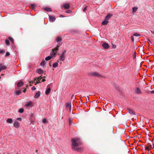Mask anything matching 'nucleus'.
<instances>
[{"mask_svg":"<svg viewBox=\"0 0 154 154\" xmlns=\"http://www.w3.org/2000/svg\"><path fill=\"white\" fill-rule=\"evenodd\" d=\"M7 69V66H5L2 65L1 64L0 65V70L1 71H2L3 70L6 69Z\"/></svg>","mask_w":154,"mask_h":154,"instance_id":"14","label":"nucleus"},{"mask_svg":"<svg viewBox=\"0 0 154 154\" xmlns=\"http://www.w3.org/2000/svg\"><path fill=\"white\" fill-rule=\"evenodd\" d=\"M133 9V12L134 13V12L135 11V7H133L132 8Z\"/></svg>","mask_w":154,"mask_h":154,"instance_id":"51","label":"nucleus"},{"mask_svg":"<svg viewBox=\"0 0 154 154\" xmlns=\"http://www.w3.org/2000/svg\"><path fill=\"white\" fill-rule=\"evenodd\" d=\"M151 32H152V33L154 35V31H151Z\"/></svg>","mask_w":154,"mask_h":154,"instance_id":"60","label":"nucleus"},{"mask_svg":"<svg viewBox=\"0 0 154 154\" xmlns=\"http://www.w3.org/2000/svg\"><path fill=\"white\" fill-rule=\"evenodd\" d=\"M32 105V103L31 101L28 102L26 104V106L27 107L31 106Z\"/></svg>","mask_w":154,"mask_h":154,"instance_id":"21","label":"nucleus"},{"mask_svg":"<svg viewBox=\"0 0 154 154\" xmlns=\"http://www.w3.org/2000/svg\"><path fill=\"white\" fill-rule=\"evenodd\" d=\"M150 93L151 94H154V90L150 91Z\"/></svg>","mask_w":154,"mask_h":154,"instance_id":"52","label":"nucleus"},{"mask_svg":"<svg viewBox=\"0 0 154 154\" xmlns=\"http://www.w3.org/2000/svg\"><path fill=\"white\" fill-rule=\"evenodd\" d=\"M23 111H24L23 109V108H21L19 110V112L22 113L23 112Z\"/></svg>","mask_w":154,"mask_h":154,"instance_id":"34","label":"nucleus"},{"mask_svg":"<svg viewBox=\"0 0 154 154\" xmlns=\"http://www.w3.org/2000/svg\"><path fill=\"white\" fill-rule=\"evenodd\" d=\"M109 22L108 20L104 19L102 22L101 25H107Z\"/></svg>","mask_w":154,"mask_h":154,"instance_id":"12","label":"nucleus"},{"mask_svg":"<svg viewBox=\"0 0 154 154\" xmlns=\"http://www.w3.org/2000/svg\"><path fill=\"white\" fill-rule=\"evenodd\" d=\"M127 110L128 112L131 114L134 115V112L133 110L129 109H128Z\"/></svg>","mask_w":154,"mask_h":154,"instance_id":"22","label":"nucleus"},{"mask_svg":"<svg viewBox=\"0 0 154 154\" xmlns=\"http://www.w3.org/2000/svg\"><path fill=\"white\" fill-rule=\"evenodd\" d=\"M143 146H144V148L145 149V150H147L148 151L151 150L152 148V145H148V146H146V145H142Z\"/></svg>","mask_w":154,"mask_h":154,"instance_id":"6","label":"nucleus"},{"mask_svg":"<svg viewBox=\"0 0 154 154\" xmlns=\"http://www.w3.org/2000/svg\"><path fill=\"white\" fill-rule=\"evenodd\" d=\"M102 46L105 49H108L109 47L108 44L106 43L103 44H102Z\"/></svg>","mask_w":154,"mask_h":154,"instance_id":"10","label":"nucleus"},{"mask_svg":"<svg viewBox=\"0 0 154 154\" xmlns=\"http://www.w3.org/2000/svg\"><path fill=\"white\" fill-rule=\"evenodd\" d=\"M60 17H65V16H63L62 15H60V16H59Z\"/></svg>","mask_w":154,"mask_h":154,"instance_id":"53","label":"nucleus"},{"mask_svg":"<svg viewBox=\"0 0 154 154\" xmlns=\"http://www.w3.org/2000/svg\"><path fill=\"white\" fill-rule=\"evenodd\" d=\"M72 144H79L82 143L81 141L78 138L72 139Z\"/></svg>","mask_w":154,"mask_h":154,"instance_id":"2","label":"nucleus"},{"mask_svg":"<svg viewBox=\"0 0 154 154\" xmlns=\"http://www.w3.org/2000/svg\"><path fill=\"white\" fill-rule=\"evenodd\" d=\"M142 92L141 90L139 88H137L135 89V94H142Z\"/></svg>","mask_w":154,"mask_h":154,"instance_id":"5","label":"nucleus"},{"mask_svg":"<svg viewBox=\"0 0 154 154\" xmlns=\"http://www.w3.org/2000/svg\"><path fill=\"white\" fill-rule=\"evenodd\" d=\"M66 52V51L65 50L63 52L62 54V55H63L65 56V53Z\"/></svg>","mask_w":154,"mask_h":154,"instance_id":"48","label":"nucleus"},{"mask_svg":"<svg viewBox=\"0 0 154 154\" xmlns=\"http://www.w3.org/2000/svg\"><path fill=\"white\" fill-rule=\"evenodd\" d=\"M31 7L32 9H33L35 8V5L34 4H32L31 5Z\"/></svg>","mask_w":154,"mask_h":154,"instance_id":"42","label":"nucleus"},{"mask_svg":"<svg viewBox=\"0 0 154 154\" xmlns=\"http://www.w3.org/2000/svg\"><path fill=\"white\" fill-rule=\"evenodd\" d=\"M87 6H85L84 8V9H83V11H86L87 10Z\"/></svg>","mask_w":154,"mask_h":154,"instance_id":"38","label":"nucleus"},{"mask_svg":"<svg viewBox=\"0 0 154 154\" xmlns=\"http://www.w3.org/2000/svg\"><path fill=\"white\" fill-rule=\"evenodd\" d=\"M65 56L63 55H61L60 57V61H63L65 59Z\"/></svg>","mask_w":154,"mask_h":154,"instance_id":"19","label":"nucleus"},{"mask_svg":"<svg viewBox=\"0 0 154 154\" xmlns=\"http://www.w3.org/2000/svg\"><path fill=\"white\" fill-rule=\"evenodd\" d=\"M150 87L149 86H147L144 88V90L145 91V92L147 93L150 94V91L149 90V89Z\"/></svg>","mask_w":154,"mask_h":154,"instance_id":"11","label":"nucleus"},{"mask_svg":"<svg viewBox=\"0 0 154 154\" xmlns=\"http://www.w3.org/2000/svg\"><path fill=\"white\" fill-rule=\"evenodd\" d=\"M139 142H141L139 140V141H138V143H139Z\"/></svg>","mask_w":154,"mask_h":154,"instance_id":"64","label":"nucleus"},{"mask_svg":"<svg viewBox=\"0 0 154 154\" xmlns=\"http://www.w3.org/2000/svg\"><path fill=\"white\" fill-rule=\"evenodd\" d=\"M22 92V90H17L14 92V93L17 95H18L20 94Z\"/></svg>","mask_w":154,"mask_h":154,"instance_id":"17","label":"nucleus"},{"mask_svg":"<svg viewBox=\"0 0 154 154\" xmlns=\"http://www.w3.org/2000/svg\"><path fill=\"white\" fill-rule=\"evenodd\" d=\"M5 52V50H0V54H4Z\"/></svg>","mask_w":154,"mask_h":154,"instance_id":"36","label":"nucleus"},{"mask_svg":"<svg viewBox=\"0 0 154 154\" xmlns=\"http://www.w3.org/2000/svg\"><path fill=\"white\" fill-rule=\"evenodd\" d=\"M45 80L44 79H42V82H45Z\"/></svg>","mask_w":154,"mask_h":154,"instance_id":"58","label":"nucleus"},{"mask_svg":"<svg viewBox=\"0 0 154 154\" xmlns=\"http://www.w3.org/2000/svg\"><path fill=\"white\" fill-rule=\"evenodd\" d=\"M17 120L21 121L22 120V119L21 118H18L17 119Z\"/></svg>","mask_w":154,"mask_h":154,"instance_id":"46","label":"nucleus"},{"mask_svg":"<svg viewBox=\"0 0 154 154\" xmlns=\"http://www.w3.org/2000/svg\"><path fill=\"white\" fill-rule=\"evenodd\" d=\"M40 94H41L40 92L39 91H38L37 93H36L35 94V95L34 96V97L35 98H38L40 96Z\"/></svg>","mask_w":154,"mask_h":154,"instance_id":"16","label":"nucleus"},{"mask_svg":"<svg viewBox=\"0 0 154 154\" xmlns=\"http://www.w3.org/2000/svg\"><path fill=\"white\" fill-rule=\"evenodd\" d=\"M136 141V140H135V141ZM137 141H138V140H137V142H135V144H138V143H137Z\"/></svg>","mask_w":154,"mask_h":154,"instance_id":"61","label":"nucleus"},{"mask_svg":"<svg viewBox=\"0 0 154 154\" xmlns=\"http://www.w3.org/2000/svg\"><path fill=\"white\" fill-rule=\"evenodd\" d=\"M51 59V57L50 56H48L47 57H46L45 58V60H46L48 61V60H50Z\"/></svg>","mask_w":154,"mask_h":154,"instance_id":"33","label":"nucleus"},{"mask_svg":"<svg viewBox=\"0 0 154 154\" xmlns=\"http://www.w3.org/2000/svg\"><path fill=\"white\" fill-rule=\"evenodd\" d=\"M26 88H25L24 90H23V92H26Z\"/></svg>","mask_w":154,"mask_h":154,"instance_id":"56","label":"nucleus"},{"mask_svg":"<svg viewBox=\"0 0 154 154\" xmlns=\"http://www.w3.org/2000/svg\"><path fill=\"white\" fill-rule=\"evenodd\" d=\"M5 41L7 45H9V41L8 39H5Z\"/></svg>","mask_w":154,"mask_h":154,"instance_id":"35","label":"nucleus"},{"mask_svg":"<svg viewBox=\"0 0 154 154\" xmlns=\"http://www.w3.org/2000/svg\"><path fill=\"white\" fill-rule=\"evenodd\" d=\"M23 82L22 81H20V82H18L17 84V86L18 87H20L22 86L23 85Z\"/></svg>","mask_w":154,"mask_h":154,"instance_id":"18","label":"nucleus"},{"mask_svg":"<svg viewBox=\"0 0 154 154\" xmlns=\"http://www.w3.org/2000/svg\"><path fill=\"white\" fill-rule=\"evenodd\" d=\"M7 122L9 123H11L13 122V120L12 119L9 118L7 119Z\"/></svg>","mask_w":154,"mask_h":154,"instance_id":"27","label":"nucleus"},{"mask_svg":"<svg viewBox=\"0 0 154 154\" xmlns=\"http://www.w3.org/2000/svg\"><path fill=\"white\" fill-rule=\"evenodd\" d=\"M111 16H112V15L110 14H107L105 17V19H106V20H108L110 18Z\"/></svg>","mask_w":154,"mask_h":154,"instance_id":"20","label":"nucleus"},{"mask_svg":"<svg viewBox=\"0 0 154 154\" xmlns=\"http://www.w3.org/2000/svg\"><path fill=\"white\" fill-rule=\"evenodd\" d=\"M71 147L73 150L79 152H82L83 149V148L81 147L80 145H72Z\"/></svg>","mask_w":154,"mask_h":154,"instance_id":"1","label":"nucleus"},{"mask_svg":"<svg viewBox=\"0 0 154 154\" xmlns=\"http://www.w3.org/2000/svg\"><path fill=\"white\" fill-rule=\"evenodd\" d=\"M55 40L57 42L60 43L62 41V38L61 37L58 36L55 39Z\"/></svg>","mask_w":154,"mask_h":154,"instance_id":"13","label":"nucleus"},{"mask_svg":"<svg viewBox=\"0 0 154 154\" xmlns=\"http://www.w3.org/2000/svg\"><path fill=\"white\" fill-rule=\"evenodd\" d=\"M58 63L57 62H56L53 64V67L54 68H55L58 66Z\"/></svg>","mask_w":154,"mask_h":154,"instance_id":"31","label":"nucleus"},{"mask_svg":"<svg viewBox=\"0 0 154 154\" xmlns=\"http://www.w3.org/2000/svg\"><path fill=\"white\" fill-rule=\"evenodd\" d=\"M71 99L72 100H74V99L75 98V97H74V94H73L72 95V96L71 97Z\"/></svg>","mask_w":154,"mask_h":154,"instance_id":"39","label":"nucleus"},{"mask_svg":"<svg viewBox=\"0 0 154 154\" xmlns=\"http://www.w3.org/2000/svg\"><path fill=\"white\" fill-rule=\"evenodd\" d=\"M137 9V8L135 7V12L136 11Z\"/></svg>","mask_w":154,"mask_h":154,"instance_id":"62","label":"nucleus"},{"mask_svg":"<svg viewBox=\"0 0 154 154\" xmlns=\"http://www.w3.org/2000/svg\"><path fill=\"white\" fill-rule=\"evenodd\" d=\"M10 53L9 52H7L5 56H8L10 55Z\"/></svg>","mask_w":154,"mask_h":154,"instance_id":"37","label":"nucleus"},{"mask_svg":"<svg viewBox=\"0 0 154 154\" xmlns=\"http://www.w3.org/2000/svg\"><path fill=\"white\" fill-rule=\"evenodd\" d=\"M141 66V65L140 64H139V63H136L135 64V69H136V70H137L138 72L137 73H136L137 75H140V73L139 72H138L139 70H140V67Z\"/></svg>","mask_w":154,"mask_h":154,"instance_id":"4","label":"nucleus"},{"mask_svg":"<svg viewBox=\"0 0 154 154\" xmlns=\"http://www.w3.org/2000/svg\"><path fill=\"white\" fill-rule=\"evenodd\" d=\"M8 39L11 41V42L12 43V44H14V40L12 38L9 37H8Z\"/></svg>","mask_w":154,"mask_h":154,"instance_id":"32","label":"nucleus"},{"mask_svg":"<svg viewBox=\"0 0 154 154\" xmlns=\"http://www.w3.org/2000/svg\"><path fill=\"white\" fill-rule=\"evenodd\" d=\"M121 141L122 142V144H124L125 143V141H122V140Z\"/></svg>","mask_w":154,"mask_h":154,"instance_id":"55","label":"nucleus"},{"mask_svg":"<svg viewBox=\"0 0 154 154\" xmlns=\"http://www.w3.org/2000/svg\"><path fill=\"white\" fill-rule=\"evenodd\" d=\"M50 21L52 22H54L56 20V18L54 16L49 15V16Z\"/></svg>","mask_w":154,"mask_h":154,"instance_id":"9","label":"nucleus"},{"mask_svg":"<svg viewBox=\"0 0 154 154\" xmlns=\"http://www.w3.org/2000/svg\"><path fill=\"white\" fill-rule=\"evenodd\" d=\"M71 106H70L69 107V110H70V111H69V112H71Z\"/></svg>","mask_w":154,"mask_h":154,"instance_id":"54","label":"nucleus"},{"mask_svg":"<svg viewBox=\"0 0 154 154\" xmlns=\"http://www.w3.org/2000/svg\"><path fill=\"white\" fill-rule=\"evenodd\" d=\"M63 7L65 9H68L70 7V4L68 3H65L63 4Z\"/></svg>","mask_w":154,"mask_h":154,"instance_id":"15","label":"nucleus"},{"mask_svg":"<svg viewBox=\"0 0 154 154\" xmlns=\"http://www.w3.org/2000/svg\"><path fill=\"white\" fill-rule=\"evenodd\" d=\"M140 35L138 34L135 33V37H136V38H135V39H136L137 40H138V38L140 37Z\"/></svg>","mask_w":154,"mask_h":154,"instance_id":"28","label":"nucleus"},{"mask_svg":"<svg viewBox=\"0 0 154 154\" xmlns=\"http://www.w3.org/2000/svg\"><path fill=\"white\" fill-rule=\"evenodd\" d=\"M44 10L50 12L51 11V9L48 7L45 8H44Z\"/></svg>","mask_w":154,"mask_h":154,"instance_id":"26","label":"nucleus"},{"mask_svg":"<svg viewBox=\"0 0 154 154\" xmlns=\"http://www.w3.org/2000/svg\"><path fill=\"white\" fill-rule=\"evenodd\" d=\"M61 45V44L59 45H57L56 47H55L54 49H52V52L51 54L52 56L56 54L57 52V51L58 50V48Z\"/></svg>","mask_w":154,"mask_h":154,"instance_id":"3","label":"nucleus"},{"mask_svg":"<svg viewBox=\"0 0 154 154\" xmlns=\"http://www.w3.org/2000/svg\"><path fill=\"white\" fill-rule=\"evenodd\" d=\"M136 133L135 132V138H137L138 139H139L140 137V136L138 134V136H137V135H136Z\"/></svg>","mask_w":154,"mask_h":154,"instance_id":"41","label":"nucleus"},{"mask_svg":"<svg viewBox=\"0 0 154 154\" xmlns=\"http://www.w3.org/2000/svg\"><path fill=\"white\" fill-rule=\"evenodd\" d=\"M90 75L94 76H97L99 77L100 76V75L97 72H94L90 73Z\"/></svg>","mask_w":154,"mask_h":154,"instance_id":"7","label":"nucleus"},{"mask_svg":"<svg viewBox=\"0 0 154 154\" xmlns=\"http://www.w3.org/2000/svg\"><path fill=\"white\" fill-rule=\"evenodd\" d=\"M37 72L40 74L43 73V71L41 69H38L37 70Z\"/></svg>","mask_w":154,"mask_h":154,"instance_id":"23","label":"nucleus"},{"mask_svg":"<svg viewBox=\"0 0 154 154\" xmlns=\"http://www.w3.org/2000/svg\"><path fill=\"white\" fill-rule=\"evenodd\" d=\"M51 88L50 87H49L47 90L46 91L45 93L46 94H48L50 93L51 91Z\"/></svg>","mask_w":154,"mask_h":154,"instance_id":"25","label":"nucleus"},{"mask_svg":"<svg viewBox=\"0 0 154 154\" xmlns=\"http://www.w3.org/2000/svg\"><path fill=\"white\" fill-rule=\"evenodd\" d=\"M134 118H133L132 119V120L133 121H134Z\"/></svg>","mask_w":154,"mask_h":154,"instance_id":"63","label":"nucleus"},{"mask_svg":"<svg viewBox=\"0 0 154 154\" xmlns=\"http://www.w3.org/2000/svg\"><path fill=\"white\" fill-rule=\"evenodd\" d=\"M131 38L132 40V42H134V38L133 36H131Z\"/></svg>","mask_w":154,"mask_h":154,"instance_id":"49","label":"nucleus"},{"mask_svg":"<svg viewBox=\"0 0 154 154\" xmlns=\"http://www.w3.org/2000/svg\"><path fill=\"white\" fill-rule=\"evenodd\" d=\"M71 106V105L69 103H66V109H69L70 106Z\"/></svg>","mask_w":154,"mask_h":154,"instance_id":"30","label":"nucleus"},{"mask_svg":"<svg viewBox=\"0 0 154 154\" xmlns=\"http://www.w3.org/2000/svg\"><path fill=\"white\" fill-rule=\"evenodd\" d=\"M32 90H35L36 89V88L34 86H33L32 88Z\"/></svg>","mask_w":154,"mask_h":154,"instance_id":"47","label":"nucleus"},{"mask_svg":"<svg viewBox=\"0 0 154 154\" xmlns=\"http://www.w3.org/2000/svg\"><path fill=\"white\" fill-rule=\"evenodd\" d=\"M46 119H44L43 120L42 122L43 123H45L46 122Z\"/></svg>","mask_w":154,"mask_h":154,"instance_id":"40","label":"nucleus"},{"mask_svg":"<svg viewBox=\"0 0 154 154\" xmlns=\"http://www.w3.org/2000/svg\"><path fill=\"white\" fill-rule=\"evenodd\" d=\"M72 123V120H71L70 119L69 120V125H70Z\"/></svg>","mask_w":154,"mask_h":154,"instance_id":"45","label":"nucleus"},{"mask_svg":"<svg viewBox=\"0 0 154 154\" xmlns=\"http://www.w3.org/2000/svg\"><path fill=\"white\" fill-rule=\"evenodd\" d=\"M71 10H69L66 11V12L67 13H70L71 12Z\"/></svg>","mask_w":154,"mask_h":154,"instance_id":"44","label":"nucleus"},{"mask_svg":"<svg viewBox=\"0 0 154 154\" xmlns=\"http://www.w3.org/2000/svg\"><path fill=\"white\" fill-rule=\"evenodd\" d=\"M36 79H39V80H41L42 79V77L40 76H39V77H37Z\"/></svg>","mask_w":154,"mask_h":154,"instance_id":"43","label":"nucleus"},{"mask_svg":"<svg viewBox=\"0 0 154 154\" xmlns=\"http://www.w3.org/2000/svg\"><path fill=\"white\" fill-rule=\"evenodd\" d=\"M14 125L15 128H17L19 126L20 124L17 121H15L14 122Z\"/></svg>","mask_w":154,"mask_h":154,"instance_id":"8","label":"nucleus"},{"mask_svg":"<svg viewBox=\"0 0 154 154\" xmlns=\"http://www.w3.org/2000/svg\"><path fill=\"white\" fill-rule=\"evenodd\" d=\"M116 89H117V90H118V91H120V88H119V86H117L116 87Z\"/></svg>","mask_w":154,"mask_h":154,"instance_id":"50","label":"nucleus"},{"mask_svg":"<svg viewBox=\"0 0 154 154\" xmlns=\"http://www.w3.org/2000/svg\"><path fill=\"white\" fill-rule=\"evenodd\" d=\"M135 58V52L133 54V58L134 59Z\"/></svg>","mask_w":154,"mask_h":154,"instance_id":"59","label":"nucleus"},{"mask_svg":"<svg viewBox=\"0 0 154 154\" xmlns=\"http://www.w3.org/2000/svg\"><path fill=\"white\" fill-rule=\"evenodd\" d=\"M36 81V83H35V85H36V83H39L40 82V81L39 80V79H37L36 78V79H35V80H34V82H32L31 81L30 82H29V83H33L34 82L35 83V81Z\"/></svg>","mask_w":154,"mask_h":154,"instance_id":"24","label":"nucleus"},{"mask_svg":"<svg viewBox=\"0 0 154 154\" xmlns=\"http://www.w3.org/2000/svg\"><path fill=\"white\" fill-rule=\"evenodd\" d=\"M135 142V140L134 141V142L133 143H130L129 142V144H131V145H132V144H133Z\"/></svg>","mask_w":154,"mask_h":154,"instance_id":"57","label":"nucleus"},{"mask_svg":"<svg viewBox=\"0 0 154 154\" xmlns=\"http://www.w3.org/2000/svg\"><path fill=\"white\" fill-rule=\"evenodd\" d=\"M46 62L45 60H43L40 63V65L41 66H43L45 64Z\"/></svg>","mask_w":154,"mask_h":154,"instance_id":"29","label":"nucleus"}]
</instances>
